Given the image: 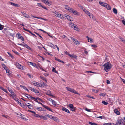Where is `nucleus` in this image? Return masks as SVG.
<instances>
[{
  "instance_id": "obj_1",
  "label": "nucleus",
  "mask_w": 125,
  "mask_h": 125,
  "mask_svg": "<svg viewBox=\"0 0 125 125\" xmlns=\"http://www.w3.org/2000/svg\"><path fill=\"white\" fill-rule=\"evenodd\" d=\"M112 66L108 62L104 64L103 67L104 70L106 72H108L111 68Z\"/></svg>"
},
{
  "instance_id": "obj_2",
  "label": "nucleus",
  "mask_w": 125,
  "mask_h": 125,
  "mask_svg": "<svg viewBox=\"0 0 125 125\" xmlns=\"http://www.w3.org/2000/svg\"><path fill=\"white\" fill-rule=\"evenodd\" d=\"M53 15L56 16L60 18L61 19H64V17L62 14H60L56 11H53L52 12Z\"/></svg>"
},
{
  "instance_id": "obj_3",
  "label": "nucleus",
  "mask_w": 125,
  "mask_h": 125,
  "mask_svg": "<svg viewBox=\"0 0 125 125\" xmlns=\"http://www.w3.org/2000/svg\"><path fill=\"white\" fill-rule=\"evenodd\" d=\"M124 122L123 119L118 120L115 125H124Z\"/></svg>"
},
{
  "instance_id": "obj_4",
  "label": "nucleus",
  "mask_w": 125,
  "mask_h": 125,
  "mask_svg": "<svg viewBox=\"0 0 125 125\" xmlns=\"http://www.w3.org/2000/svg\"><path fill=\"white\" fill-rule=\"evenodd\" d=\"M70 27L73 28L75 30L77 31H79L78 28L77 26L75 24L73 23H71L70 25Z\"/></svg>"
},
{
  "instance_id": "obj_5",
  "label": "nucleus",
  "mask_w": 125,
  "mask_h": 125,
  "mask_svg": "<svg viewBox=\"0 0 125 125\" xmlns=\"http://www.w3.org/2000/svg\"><path fill=\"white\" fill-rule=\"evenodd\" d=\"M83 11H84L86 13L87 15H88L91 18H93V16L92 14H91V15L90 13L86 9H84V10H83Z\"/></svg>"
},
{
  "instance_id": "obj_6",
  "label": "nucleus",
  "mask_w": 125,
  "mask_h": 125,
  "mask_svg": "<svg viewBox=\"0 0 125 125\" xmlns=\"http://www.w3.org/2000/svg\"><path fill=\"white\" fill-rule=\"evenodd\" d=\"M17 35L18 36H17V37L18 38V39H20L21 40H22L23 41H24V38L19 33H17Z\"/></svg>"
},
{
  "instance_id": "obj_7",
  "label": "nucleus",
  "mask_w": 125,
  "mask_h": 125,
  "mask_svg": "<svg viewBox=\"0 0 125 125\" xmlns=\"http://www.w3.org/2000/svg\"><path fill=\"white\" fill-rule=\"evenodd\" d=\"M15 66L18 68L21 69H23L22 66L19 64L18 63H16L15 64Z\"/></svg>"
},
{
  "instance_id": "obj_8",
  "label": "nucleus",
  "mask_w": 125,
  "mask_h": 125,
  "mask_svg": "<svg viewBox=\"0 0 125 125\" xmlns=\"http://www.w3.org/2000/svg\"><path fill=\"white\" fill-rule=\"evenodd\" d=\"M47 85L45 83H39V87H44L45 86H47Z\"/></svg>"
},
{
  "instance_id": "obj_9",
  "label": "nucleus",
  "mask_w": 125,
  "mask_h": 125,
  "mask_svg": "<svg viewBox=\"0 0 125 125\" xmlns=\"http://www.w3.org/2000/svg\"><path fill=\"white\" fill-rule=\"evenodd\" d=\"M11 97L15 100H18V99L16 97V96L15 94L14 93H12Z\"/></svg>"
},
{
  "instance_id": "obj_10",
  "label": "nucleus",
  "mask_w": 125,
  "mask_h": 125,
  "mask_svg": "<svg viewBox=\"0 0 125 125\" xmlns=\"http://www.w3.org/2000/svg\"><path fill=\"white\" fill-rule=\"evenodd\" d=\"M23 43H24V47L26 48L29 50H30L31 51H32L33 50L31 48L29 47L27 44L25 43L24 42H23Z\"/></svg>"
},
{
  "instance_id": "obj_11",
  "label": "nucleus",
  "mask_w": 125,
  "mask_h": 125,
  "mask_svg": "<svg viewBox=\"0 0 125 125\" xmlns=\"http://www.w3.org/2000/svg\"><path fill=\"white\" fill-rule=\"evenodd\" d=\"M51 94V92L49 90H48V91H47L46 92V95H48L49 96H52L53 97H54V96L52 95Z\"/></svg>"
},
{
  "instance_id": "obj_12",
  "label": "nucleus",
  "mask_w": 125,
  "mask_h": 125,
  "mask_svg": "<svg viewBox=\"0 0 125 125\" xmlns=\"http://www.w3.org/2000/svg\"><path fill=\"white\" fill-rule=\"evenodd\" d=\"M24 95H25L29 99H33L35 98V97L31 96H30L26 94H24Z\"/></svg>"
},
{
  "instance_id": "obj_13",
  "label": "nucleus",
  "mask_w": 125,
  "mask_h": 125,
  "mask_svg": "<svg viewBox=\"0 0 125 125\" xmlns=\"http://www.w3.org/2000/svg\"><path fill=\"white\" fill-rule=\"evenodd\" d=\"M21 13L22 15L24 17L27 18H29L30 17V16L29 15H27L24 12H22Z\"/></svg>"
},
{
  "instance_id": "obj_14",
  "label": "nucleus",
  "mask_w": 125,
  "mask_h": 125,
  "mask_svg": "<svg viewBox=\"0 0 125 125\" xmlns=\"http://www.w3.org/2000/svg\"><path fill=\"white\" fill-rule=\"evenodd\" d=\"M86 37L87 39L88 42L91 43H92L93 42V40L90 38H89L88 36H86Z\"/></svg>"
},
{
  "instance_id": "obj_15",
  "label": "nucleus",
  "mask_w": 125,
  "mask_h": 125,
  "mask_svg": "<svg viewBox=\"0 0 125 125\" xmlns=\"http://www.w3.org/2000/svg\"><path fill=\"white\" fill-rule=\"evenodd\" d=\"M45 115L51 119H52V118H52L53 117V116L47 114H46Z\"/></svg>"
},
{
  "instance_id": "obj_16",
  "label": "nucleus",
  "mask_w": 125,
  "mask_h": 125,
  "mask_svg": "<svg viewBox=\"0 0 125 125\" xmlns=\"http://www.w3.org/2000/svg\"><path fill=\"white\" fill-rule=\"evenodd\" d=\"M37 6L39 7H42L43 8L46 9L47 10V8L43 6L42 5L41 3H37Z\"/></svg>"
},
{
  "instance_id": "obj_17",
  "label": "nucleus",
  "mask_w": 125,
  "mask_h": 125,
  "mask_svg": "<svg viewBox=\"0 0 125 125\" xmlns=\"http://www.w3.org/2000/svg\"><path fill=\"white\" fill-rule=\"evenodd\" d=\"M53 118H52V119L54 121L56 122H58L59 121V119L57 117H54L53 116Z\"/></svg>"
},
{
  "instance_id": "obj_18",
  "label": "nucleus",
  "mask_w": 125,
  "mask_h": 125,
  "mask_svg": "<svg viewBox=\"0 0 125 125\" xmlns=\"http://www.w3.org/2000/svg\"><path fill=\"white\" fill-rule=\"evenodd\" d=\"M73 42L74 43H75L76 45L77 46L79 45L80 44V43L79 42V41L76 39H75V40Z\"/></svg>"
},
{
  "instance_id": "obj_19",
  "label": "nucleus",
  "mask_w": 125,
  "mask_h": 125,
  "mask_svg": "<svg viewBox=\"0 0 125 125\" xmlns=\"http://www.w3.org/2000/svg\"><path fill=\"white\" fill-rule=\"evenodd\" d=\"M46 109H47V110H49L51 112H53V111H52V110L50 109L48 106H47L46 105H44V106L43 107Z\"/></svg>"
},
{
  "instance_id": "obj_20",
  "label": "nucleus",
  "mask_w": 125,
  "mask_h": 125,
  "mask_svg": "<svg viewBox=\"0 0 125 125\" xmlns=\"http://www.w3.org/2000/svg\"><path fill=\"white\" fill-rule=\"evenodd\" d=\"M67 16L66 18L68 20L70 21H72L73 20V18L70 16L69 15Z\"/></svg>"
},
{
  "instance_id": "obj_21",
  "label": "nucleus",
  "mask_w": 125,
  "mask_h": 125,
  "mask_svg": "<svg viewBox=\"0 0 125 125\" xmlns=\"http://www.w3.org/2000/svg\"><path fill=\"white\" fill-rule=\"evenodd\" d=\"M29 63L31 65H32L34 67L36 68H38V67L36 64L35 63L31 62H30Z\"/></svg>"
},
{
  "instance_id": "obj_22",
  "label": "nucleus",
  "mask_w": 125,
  "mask_h": 125,
  "mask_svg": "<svg viewBox=\"0 0 125 125\" xmlns=\"http://www.w3.org/2000/svg\"><path fill=\"white\" fill-rule=\"evenodd\" d=\"M62 110L63 111H65L68 113H70V111L67 108L64 107H63L62 109Z\"/></svg>"
},
{
  "instance_id": "obj_23",
  "label": "nucleus",
  "mask_w": 125,
  "mask_h": 125,
  "mask_svg": "<svg viewBox=\"0 0 125 125\" xmlns=\"http://www.w3.org/2000/svg\"><path fill=\"white\" fill-rule=\"evenodd\" d=\"M45 3L46 4L48 5L49 6H50L52 2L50 1H49L47 0L46 1Z\"/></svg>"
},
{
  "instance_id": "obj_24",
  "label": "nucleus",
  "mask_w": 125,
  "mask_h": 125,
  "mask_svg": "<svg viewBox=\"0 0 125 125\" xmlns=\"http://www.w3.org/2000/svg\"><path fill=\"white\" fill-rule=\"evenodd\" d=\"M72 13H73L74 15L78 16L79 15V13L76 11L74 9L72 12Z\"/></svg>"
},
{
  "instance_id": "obj_25",
  "label": "nucleus",
  "mask_w": 125,
  "mask_h": 125,
  "mask_svg": "<svg viewBox=\"0 0 125 125\" xmlns=\"http://www.w3.org/2000/svg\"><path fill=\"white\" fill-rule=\"evenodd\" d=\"M69 56H70L72 58H74L75 59H76L77 57V56L76 55H71L70 54H69Z\"/></svg>"
},
{
  "instance_id": "obj_26",
  "label": "nucleus",
  "mask_w": 125,
  "mask_h": 125,
  "mask_svg": "<svg viewBox=\"0 0 125 125\" xmlns=\"http://www.w3.org/2000/svg\"><path fill=\"white\" fill-rule=\"evenodd\" d=\"M28 105H26L27 107L30 109H32L33 107L32 105L29 103H28Z\"/></svg>"
},
{
  "instance_id": "obj_27",
  "label": "nucleus",
  "mask_w": 125,
  "mask_h": 125,
  "mask_svg": "<svg viewBox=\"0 0 125 125\" xmlns=\"http://www.w3.org/2000/svg\"><path fill=\"white\" fill-rule=\"evenodd\" d=\"M33 84L35 86H36L37 87H39V83L38 82H33Z\"/></svg>"
},
{
  "instance_id": "obj_28",
  "label": "nucleus",
  "mask_w": 125,
  "mask_h": 125,
  "mask_svg": "<svg viewBox=\"0 0 125 125\" xmlns=\"http://www.w3.org/2000/svg\"><path fill=\"white\" fill-rule=\"evenodd\" d=\"M10 4L11 5L13 6H16L18 7L19 6V5L18 4H17L15 3H12L11 2H10Z\"/></svg>"
},
{
  "instance_id": "obj_29",
  "label": "nucleus",
  "mask_w": 125,
  "mask_h": 125,
  "mask_svg": "<svg viewBox=\"0 0 125 125\" xmlns=\"http://www.w3.org/2000/svg\"><path fill=\"white\" fill-rule=\"evenodd\" d=\"M55 60H57L59 62H61L64 63V62L63 61L60 60V59L57 58L56 57H55Z\"/></svg>"
},
{
  "instance_id": "obj_30",
  "label": "nucleus",
  "mask_w": 125,
  "mask_h": 125,
  "mask_svg": "<svg viewBox=\"0 0 125 125\" xmlns=\"http://www.w3.org/2000/svg\"><path fill=\"white\" fill-rule=\"evenodd\" d=\"M114 112L117 115H119L120 114V113L118 111V110L117 109H115L114 110Z\"/></svg>"
},
{
  "instance_id": "obj_31",
  "label": "nucleus",
  "mask_w": 125,
  "mask_h": 125,
  "mask_svg": "<svg viewBox=\"0 0 125 125\" xmlns=\"http://www.w3.org/2000/svg\"><path fill=\"white\" fill-rule=\"evenodd\" d=\"M48 45L54 48V46L51 42H49L48 43Z\"/></svg>"
},
{
  "instance_id": "obj_32",
  "label": "nucleus",
  "mask_w": 125,
  "mask_h": 125,
  "mask_svg": "<svg viewBox=\"0 0 125 125\" xmlns=\"http://www.w3.org/2000/svg\"><path fill=\"white\" fill-rule=\"evenodd\" d=\"M0 89H1L3 91L5 92L8 93V91L6 89H4L3 87L0 86Z\"/></svg>"
},
{
  "instance_id": "obj_33",
  "label": "nucleus",
  "mask_w": 125,
  "mask_h": 125,
  "mask_svg": "<svg viewBox=\"0 0 125 125\" xmlns=\"http://www.w3.org/2000/svg\"><path fill=\"white\" fill-rule=\"evenodd\" d=\"M35 108L38 111H41L42 110V108L41 107H36Z\"/></svg>"
},
{
  "instance_id": "obj_34",
  "label": "nucleus",
  "mask_w": 125,
  "mask_h": 125,
  "mask_svg": "<svg viewBox=\"0 0 125 125\" xmlns=\"http://www.w3.org/2000/svg\"><path fill=\"white\" fill-rule=\"evenodd\" d=\"M113 10L114 13L115 14H117V9L115 8H114L113 9Z\"/></svg>"
},
{
  "instance_id": "obj_35",
  "label": "nucleus",
  "mask_w": 125,
  "mask_h": 125,
  "mask_svg": "<svg viewBox=\"0 0 125 125\" xmlns=\"http://www.w3.org/2000/svg\"><path fill=\"white\" fill-rule=\"evenodd\" d=\"M66 89L67 90L69 91H70L71 92H72V91L73 90V89H72V88H71L69 87H66Z\"/></svg>"
},
{
  "instance_id": "obj_36",
  "label": "nucleus",
  "mask_w": 125,
  "mask_h": 125,
  "mask_svg": "<svg viewBox=\"0 0 125 125\" xmlns=\"http://www.w3.org/2000/svg\"><path fill=\"white\" fill-rule=\"evenodd\" d=\"M102 103L103 104L105 105H107L108 104V103L107 102H105L104 101H102Z\"/></svg>"
},
{
  "instance_id": "obj_37",
  "label": "nucleus",
  "mask_w": 125,
  "mask_h": 125,
  "mask_svg": "<svg viewBox=\"0 0 125 125\" xmlns=\"http://www.w3.org/2000/svg\"><path fill=\"white\" fill-rule=\"evenodd\" d=\"M17 115H18L19 114L18 113H17ZM19 115H20V116H21V117L23 119H25V118L24 117V115H23L21 114L20 113L19 114Z\"/></svg>"
},
{
  "instance_id": "obj_38",
  "label": "nucleus",
  "mask_w": 125,
  "mask_h": 125,
  "mask_svg": "<svg viewBox=\"0 0 125 125\" xmlns=\"http://www.w3.org/2000/svg\"><path fill=\"white\" fill-rule=\"evenodd\" d=\"M106 93H103L100 94H99V95L101 96H103V97H104V96H105L106 95Z\"/></svg>"
},
{
  "instance_id": "obj_39",
  "label": "nucleus",
  "mask_w": 125,
  "mask_h": 125,
  "mask_svg": "<svg viewBox=\"0 0 125 125\" xmlns=\"http://www.w3.org/2000/svg\"><path fill=\"white\" fill-rule=\"evenodd\" d=\"M52 71L55 73L58 74V72L55 69V68L54 67H53V69H52Z\"/></svg>"
},
{
  "instance_id": "obj_40",
  "label": "nucleus",
  "mask_w": 125,
  "mask_h": 125,
  "mask_svg": "<svg viewBox=\"0 0 125 125\" xmlns=\"http://www.w3.org/2000/svg\"><path fill=\"white\" fill-rule=\"evenodd\" d=\"M52 104L54 105V106H56L57 105V104L56 103V102H55L54 100H53L51 102Z\"/></svg>"
},
{
  "instance_id": "obj_41",
  "label": "nucleus",
  "mask_w": 125,
  "mask_h": 125,
  "mask_svg": "<svg viewBox=\"0 0 125 125\" xmlns=\"http://www.w3.org/2000/svg\"><path fill=\"white\" fill-rule=\"evenodd\" d=\"M69 10H68V11L69 12L72 13V12L73 11V9L70 8H69Z\"/></svg>"
},
{
  "instance_id": "obj_42",
  "label": "nucleus",
  "mask_w": 125,
  "mask_h": 125,
  "mask_svg": "<svg viewBox=\"0 0 125 125\" xmlns=\"http://www.w3.org/2000/svg\"><path fill=\"white\" fill-rule=\"evenodd\" d=\"M40 78L43 80L45 81L46 82H47V80L44 77L41 76H40Z\"/></svg>"
},
{
  "instance_id": "obj_43",
  "label": "nucleus",
  "mask_w": 125,
  "mask_h": 125,
  "mask_svg": "<svg viewBox=\"0 0 125 125\" xmlns=\"http://www.w3.org/2000/svg\"><path fill=\"white\" fill-rule=\"evenodd\" d=\"M41 119L44 120H47V118L46 117L44 116H43L42 115V117H41Z\"/></svg>"
},
{
  "instance_id": "obj_44",
  "label": "nucleus",
  "mask_w": 125,
  "mask_h": 125,
  "mask_svg": "<svg viewBox=\"0 0 125 125\" xmlns=\"http://www.w3.org/2000/svg\"><path fill=\"white\" fill-rule=\"evenodd\" d=\"M4 69L6 70L7 74L9 75H10V73H9V70H7V68H6V69L4 68Z\"/></svg>"
},
{
  "instance_id": "obj_45",
  "label": "nucleus",
  "mask_w": 125,
  "mask_h": 125,
  "mask_svg": "<svg viewBox=\"0 0 125 125\" xmlns=\"http://www.w3.org/2000/svg\"><path fill=\"white\" fill-rule=\"evenodd\" d=\"M89 123L91 125H98L95 123H93L91 122H89Z\"/></svg>"
},
{
  "instance_id": "obj_46",
  "label": "nucleus",
  "mask_w": 125,
  "mask_h": 125,
  "mask_svg": "<svg viewBox=\"0 0 125 125\" xmlns=\"http://www.w3.org/2000/svg\"><path fill=\"white\" fill-rule=\"evenodd\" d=\"M105 7L108 10H110L111 9L110 6L108 4H107V7Z\"/></svg>"
},
{
  "instance_id": "obj_47",
  "label": "nucleus",
  "mask_w": 125,
  "mask_h": 125,
  "mask_svg": "<svg viewBox=\"0 0 125 125\" xmlns=\"http://www.w3.org/2000/svg\"><path fill=\"white\" fill-rule=\"evenodd\" d=\"M33 99H34V101H35L36 99L37 100L38 99V100H39L41 102H43L42 100L39 98H35Z\"/></svg>"
},
{
  "instance_id": "obj_48",
  "label": "nucleus",
  "mask_w": 125,
  "mask_h": 125,
  "mask_svg": "<svg viewBox=\"0 0 125 125\" xmlns=\"http://www.w3.org/2000/svg\"><path fill=\"white\" fill-rule=\"evenodd\" d=\"M65 9H66L67 11H68V10L69 9V8H70V7H68V6L67 5H65Z\"/></svg>"
},
{
  "instance_id": "obj_49",
  "label": "nucleus",
  "mask_w": 125,
  "mask_h": 125,
  "mask_svg": "<svg viewBox=\"0 0 125 125\" xmlns=\"http://www.w3.org/2000/svg\"><path fill=\"white\" fill-rule=\"evenodd\" d=\"M72 92L73 93L75 94H79L76 91L73 89V90L72 91Z\"/></svg>"
},
{
  "instance_id": "obj_50",
  "label": "nucleus",
  "mask_w": 125,
  "mask_h": 125,
  "mask_svg": "<svg viewBox=\"0 0 125 125\" xmlns=\"http://www.w3.org/2000/svg\"><path fill=\"white\" fill-rule=\"evenodd\" d=\"M70 108V110L72 111H74L75 110V109L76 108L75 107H74V106Z\"/></svg>"
},
{
  "instance_id": "obj_51",
  "label": "nucleus",
  "mask_w": 125,
  "mask_h": 125,
  "mask_svg": "<svg viewBox=\"0 0 125 125\" xmlns=\"http://www.w3.org/2000/svg\"><path fill=\"white\" fill-rule=\"evenodd\" d=\"M35 101L36 102H37L39 104H41L43 107L44 106V104H42L41 103H40V102H39L36 99Z\"/></svg>"
},
{
  "instance_id": "obj_52",
  "label": "nucleus",
  "mask_w": 125,
  "mask_h": 125,
  "mask_svg": "<svg viewBox=\"0 0 125 125\" xmlns=\"http://www.w3.org/2000/svg\"><path fill=\"white\" fill-rule=\"evenodd\" d=\"M27 75L30 78H31L33 77V76H32V75L31 74H29V73L27 74Z\"/></svg>"
},
{
  "instance_id": "obj_53",
  "label": "nucleus",
  "mask_w": 125,
  "mask_h": 125,
  "mask_svg": "<svg viewBox=\"0 0 125 125\" xmlns=\"http://www.w3.org/2000/svg\"><path fill=\"white\" fill-rule=\"evenodd\" d=\"M8 90L9 92L11 93V94L12 93V94L13 93H14L11 89H8Z\"/></svg>"
},
{
  "instance_id": "obj_54",
  "label": "nucleus",
  "mask_w": 125,
  "mask_h": 125,
  "mask_svg": "<svg viewBox=\"0 0 125 125\" xmlns=\"http://www.w3.org/2000/svg\"><path fill=\"white\" fill-rule=\"evenodd\" d=\"M123 20H122V23L123 24L125 25V21L124 20V17H123Z\"/></svg>"
},
{
  "instance_id": "obj_55",
  "label": "nucleus",
  "mask_w": 125,
  "mask_h": 125,
  "mask_svg": "<svg viewBox=\"0 0 125 125\" xmlns=\"http://www.w3.org/2000/svg\"><path fill=\"white\" fill-rule=\"evenodd\" d=\"M34 32L38 36H39L41 38H42V39H43L41 35H40L38 33H37V32Z\"/></svg>"
},
{
  "instance_id": "obj_56",
  "label": "nucleus",
  "mask_w": 125,
  "mask_h": 125,
  "mask_svg": "<svg viewBox=\"0 0 125 125\" xmlns=\"http://www.w3.org/2000/svg\"><path fill=\"white\" fill-rule=\"evenodd\" d=\"M34 92L36 94H37L38 93H39V91H38L37 90L35 89L34 91Z\"/></svg>"
},
{
  "instance_id": "obj_57",
  "label": "nucleus",
  "mask_w": 125,
  "mask_h": 125,
  "mask_svg": "<svg viewBox=\"0 0 125 125\" xmlns=\"http://www.w3.org/2000/svg\"><path fill=\"white\" fill-rule=\"evenodd\" d=\"M29 89L30 90H31V91H33V92H34V90L35 89L34 88H32L31 87H29Z\"/></svg>"
},
{
  "instance_id": "obj_58",
  "label": "nucleus",
  "mask_w": 125,
  "mask_h": 125,
  "mask_svg": "<svg viewBox=\"0 0 125 125\" xmlns=\"http://www.w3.org/2000/svg\"><path fill=\"white\" fill-rule=\"evenodd\" d=\"M99 4L102 6H103V5L104 3V2H103L101 1H99Z\"/></svg>"
},
{
  "instance_id": "obj_59",
  "label": "nucleus",
  "mask_w": 125,
  "mask_h": 125,
  "mask_svg": "<svg viewBox=\"0 0 125 125\" xmlns=\"http://www.w3.org/2000/svg\"><path fill=\"white\" fill-rule=\"evenodd\" d=\"M99 4L102 6H103V5L104 3V2H103L101 1H99Z\"/></svg>"
},
{
  "instance_id": "obj_60",
  "label": "nucleus",
  "mask_w": 125,
  "mask_h": 125,
  "mask_svg": "<svg viewBox=\"0 0 125 125\" xmlns=\"http://www.w3.org/2000/svg\"><path fill=\"white\" fill-rule=\"evenodd\" d=\"M7 53L8 54V55H9L12 58H13V56L10 53L8 52Z\"/></svg>"
},
{
  "instance_id": "obj_61",
  "label": "nucleus",
  "mask_w": 125,
  "mask_h": 125,
  "mask_svg": "<svg viewBox=\"0 0 125 125\" xmlns=\"http://www.w3.org/2000/svg\"><path fill=\"white\" fill-rule=\"evenodd\" d=\"M111 123H104L103 124V125H110Z\"/></svg>"
},
{
  "instance_id": "obj_62",
  "label": "nucleus",
  "mask_w": 125,
  "mask_h": 125,
  "mask_svg": "<svg viewBox=\"0 0 125 125\" xmlns=\"http://www.w3.org/2000/svg\"><path fill=\"white\" fill-rule=\"evenodd\" d=\"M68 106L70 108L74 106L72 104H70L68 105Z\"/></svg>"
},
{
  "instance_id": "obj_63",
  "label": "nucleus",
  "mask_w": 125,
  "mask_h": 125,
  "mask_svg": "<svg viewBox=\"0 0 125 125\" xmlns=\"http://www.w3.org/2000/svg\"><path fill=\"white\" fill-rule=\"evenodd\" d=\"M91 45L92 47L94 48H96L97 47V45Z\"/></svg>"
},
{
  "instance_id": "obj_64",
  "label": "nucleus",
  "mask_w": 125,
  "mask_h": 125,
  "mask_svg": "<svg viewBox=\"0 0 125 125\" xmlns=\"http://www.w3.org/2000/svg\"><path fill=\"white\" fill-rule=\"evenodd\" d=\"M23 29L25 31H27V32H29L30 33V32H31V31H29V30H28L27 29H25V28H23Z\"/></svg>"
}]
</instances>
